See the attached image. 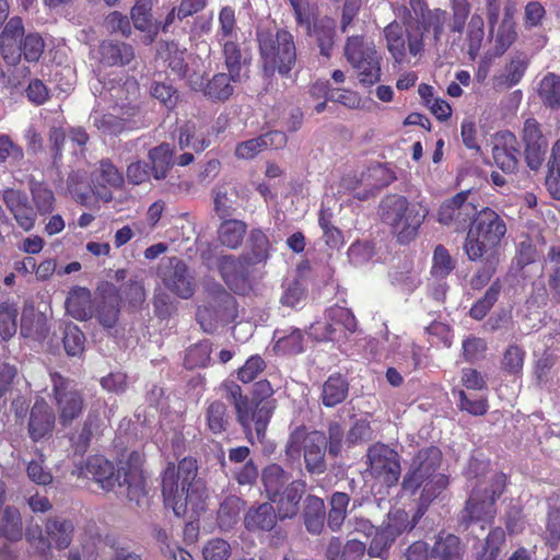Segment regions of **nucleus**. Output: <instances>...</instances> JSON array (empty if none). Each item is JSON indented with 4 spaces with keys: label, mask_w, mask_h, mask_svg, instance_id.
I'll return each instance as SVG.
<instances>
[{
    "label": "nucleus",
    "mask_w": 560,
    "mask_h": 560,
    "mask_svg": "<svg viewBox=\"0 0 560 560\" xmlns=\"http://www.w3.org/2000/svg\"><path fill=\"white\" fill-rule=\"evenodd\" d=\"M197 460L183 458L177 468L168 464L162 476V494L165 505L172 508L178 517L190 520L205 510L207 490L205 482L198 478Z\"/></svg>",
    "instance_id": "1"
},
{
    "label": "nucleus",
    "mask_w": 560,
    "mask_h": 560,
    "mask_svg": "<svg viewBox=\"0 0 560 560\" xmlns=\"http://www.w3.org/2000/svg\"><path fill=\"white\" fill-rule=\"evenodd\" d=\"M82 474L92 478L105 491L127 486L129 500L136 501L137 504H140L141 498L145 495V480L138 466L125 464L116 469L105 457L93 456L88 459Z\"/></svg>",
    "instance_id": "2"
},
{
    "label": "nucleus",
    "mask_w": 560,
    "mask_h": 560,
    "mask_svg": "<svg viewBox=\"0 0 560 560\" xmlns=\"http://www.w3.org/2000/svg\"><path fill=\"white\" fill-rule=\"evenodd\" d=\"M382 221L392 228L400 244L413 241L427 215L429 209L422 203H410L400 195H388L380 203Z\"/></svg>",
    "instance_id": "3"
},
{
    "label": "nucleus",
    "mask_w": 560,
    "mask_h": 560,
    "mask_svg": "<svg viewBox=\"0 0 560 560\" xmlns=\"http://www.w3.org/2000/svg\"><path fill=\"white\" fill-rule=\"evenodd\" d=\"M441 460L442 453L438 447L420 450L412 460L410 470L404 477L402 487L411 492L423 485L421 505H428L448 483L445 475L435 472Z\"/></svg>",
    "instance_id": "4"
},
{
    "label": "nucleus",
    "mask_w": 560,
    "mask_h": 560,
    "mask_svg": "<svg viewBox=\"0 0 560 560\" xmlns=\"http://www.w3.org/2000/svg\"><path fill=\"white\" fill-rule=\"evenodd\" d=\"M506 231L505 221L494 210L485 208L478 211L464 243L468 258L476 261L485 255L498 256V247Z\"/></svg>",
    "instance_id": "5"
},
{
    "label": "nucleus",
    "mask_w": 560,
    "mask_h": 560,
    "mask_svg": "<svg viewBox=\"0 0 560 560\" xmlns=\"http://www.w3.org/2000/svg\"><path fill=\"white\" fill-rule=\"evenodd\" d=\"M259 62L265 75L275 72L288 74L296 62V47L293 35L283 28L257 31Z\"/></svg>",
    "instance_id": "6"
},
{
    "label": "nucleus",
    "mask_w": 560,
    "mask_h": 560,
    "mask_svg": "<svg viewBox=\"0 0 560 560\" xmlns=\"http://www.w3.org/2000/svg\"><path fill=\"white\" fill-rule=\"evenodd\" d=\"M504 485L505 477L498 474L488 481L478 482L460 512L459 523L465 529L478 523L485 529V525L493 521L497 513L494 502L502 494Z\"/></svg>",
    "instance_id": "7"
},
{
    "label": "nucleus",
    "mask_w": 560,
    "mask_h": 560,
    "mask_svg": "<svg viewBox=\"0 0 560 560\" xmlns=\"http://www.w3.org/2000/svg\"><path fill=\"white\" fill-rule=\"evenodd\" d=\"M327 438L322 431H307L295 428L285 444V455L292 459H304L305 469L311 475H323L327 470Z\"/></svg>",
    "instance_id": "8"
},
{
    "label": "nucleus",
    "mask_w": 560,
    "mask_h": 560,
    "mask_svg": "<svg viewBox=\"0 0 560 560\" xmlns=\"http://www.w3.org/2000/svg\"><path fill=\"white\" fill-rule=\"evenodd\" d=\"M347 61L362 84L373 85L381 79V57L373 40L362 35L349 36L343 49Z\"/></svg>",
    "instance_id": "9"
},
{
    "label": "nucleus",
    "mask_w": 560,
    "mask_h": 560,
    "mask_svg": "<svg viewBox=\"0 0 560 560\" xmlns=\"http://www.w3.org/2000/svg\"><path fill=\"white\" fill-rule=\"evenodd\" d=\"M357 329L354 315L346 307L332 306L328 308L323 319L313 323L308 336L316 341H336L348 339Z\"/></svg>",
    "instance_id": "10"
},
{
    "label": "nucleus",
    "mask_w": 560,
    "mask_h": 560,
    "mask_svg": "<svg viewBox=\"0 0 560 560\" xmlns=\"http://www.w3.org/2000/svg\"><path fill=\"white\" fill-rule=\"evenodd\" d=\"M51 397L58 413L59 423L62 427L70 425L78 419L84 409L82 393L77 388L73 381L63 377L61 374L50 373Z\"/></svg>",
    "instance_id": "11"
},
{
    "label": "nucleus",
    "mask_w": 560,
    "mask_h": 560,
    "mask_svg": "<svg viewBox=\"0 0 560 560\" xmlns=\"http://www.w3.org/2000/svg\"><path fill=\"white\" fill-rule=\"evenodd\" d=\"M370 474L390 487L398 482L401 468L398 453L383 443H375L366 453Z\"/></svg>",
    "instance_id": "12"
},
{
    "label": "nucleus",
    "mask_w": 560,
    "mask_h": 560,
    "mask_svg": "<svg viewBox=\"0 0 560 560\" xmlns=\"http://www.w3.org/2000/svg\"><path fill=\"white\" fill-rule=\"evenodd\" d=\"M273 411L271 406L266 405V402L259 405L248 398L243 405H238L235 416L246 438L253 442L254 432L258 441L265 438Z\"/></svg>",
    "instance_id": "13"
},
{
    "label": "nucleus",
    "mask_w": 560,
    "mask_h": 560,
    "mask_svg": "<svg viewBox=\"0 0 560 560\" xmlns=\"http://www.w3.org/2000/svg\"><path fill=\"white\" fill-rule=\"evenodd\" d=\"M468 197L469 191H460L445 200L439 209L438 221L444 225L453 226L456 231L465 229L467 223L474 221L478 212Z\"/></svg>",
    "instance_id": "14"
},
{
    "label": "nucleus",
    "mask_w": 560,
    "mask_h": 560,
    "mask_svg": "<svg viewBox=\"0 0 560 560\" xmlns=\"http://www.w3.org/2000/svg\"><path fill=\"white\" fill-rule=\"evenodd\" d=\"M383 32L386 48L398 63L401 62L406 56V35L408 49L412 56H417L423 50V33H410L407 28H404L398 21L390 22Z\"/></svg>",
    "instance_id": "15"
},
{
    "label": "nucleus",
    "mask_w": 560,
    "mask_h": 560,
    "mask_svg": "<svg viewBox=\"0 0 560 560\" xmlns=\"http://www.w3.org/2000/svg\"><path fill=\"white\" fill-rule=\"evenodd\" d=\"M164 285L182 299H189L195 293V277L188 266L179 258L172 257L161 269Z\"/></svg>",
    "instance_id": "16"
},
{
    "label": "nucleus",
    "mask_w": 560,
    "mask_h": 560,
    "mask_svg": "<svg viewBox=\"0 0 560 560\" xmlns=\"http://www.w3.org/2000/svg\"><path fill=\"white\" fill-rule=\"evenodd\" d=\"M522 140L527 166L533 171H538L545 161L548 141L536 119L528 118L525 120Z\"/></svg>",
    "instance_id": "17"
},
{
    "label": "nucleus",
    "mask_w": 560,
    "mask_h": 560,
    "mask_svg": "<svg viewBox=\"0 0 560 560\" xmlns=\"http://www.w3.org/2000/svg\"><path fill=\"white\" fill-rule=\"evenodd\" d=\"M124 176L108 159H103L98 167L91 174V189L97 199L109 202L113 199L112 189L120 188Z\"/></svg>",
    "instance_id": "18"
},
{
    "label": "nucleus",
    "mask_w": 560,
    "mask_h": 560,
    "mask_svg": "<svg viewBox=\"0 0 560 560\" xmlns=\"http://www.w3.org/2000/svg\"><path fill=\"white\" fill-rule=\"evenodd\" d=\"M121 295L120 291L110 283L101 288V299L95 304L93 316L105 328H113L119 318Z\"/></svg>",
    "instance_id": "19"
},
{
    "label": "nucleus",
    "mask_w": 560,
    "mask_h": 560,
    "mask_svg": "<svg viewBox=\"0 0 560 560\" xmlns=\"http://www.w3.org/2000/svg\"><path fill=\"white\" fill-rule=\"evenodd\" d=\"M221 301L225 304V308L219 315L208 304L198 308L197 320L203 331L211 334L219 326L229 324L236 318L237 307L235 299L229 292L221 291Z\"/></svg>",
    "instance_id": "20"
},
{
    "label": "nucleus",
    "mask_w": 560,
    "mask_h": 560,
    "mask_svg": "<svg viewBox=\"0 0 560 560\" xmlns=\"http://www.w3.org/2000/svg\"><path fill=\"white\" fill-rule=\"evenodd\" d=\"M247 259L242 256L224 255L219 258L218 268L220 275L226 285L233 290L238 291L245 288L248 276L249 267Z\"/></svg>",
    "instance_id": "21"
},
{
    "label": "nucleus",
    "mask_w": 560,
    "mask_h": 560,
    "mask_svg": "<svg viewBox=\"0 0 560 560\" xmlns=\"http://www.w3.org/2000/svg\"><path fill=\"white\" fill-rule=\"evenodd\" d=\"M520 150L516 137L509 131L497 135L492 148L495 164L505 173H513L518 165Z\"/></svg>",
    "instance_id": "22"
},
{
    "label": "nucleus",
    "mask_w": 560,
    "mask_h": 560,
    "mask_svg": "<svg viewBox=\"0 0 560 560\" xmlns=\"http://www.w3.org/2000/svg\"><path fill=\"white\" fill-rule=\"evenodd\" d=\"M222 54L229 72L232 73L233 83H241L248 78L250 55L242 49L240 44L233 39L222 42Z\"/></svg>",
    "instance_id": "23"
},
{
    "label": "nucleus",
    "mask_w": 560,
    "mask_h": 560,
    "mask_svg": "<svg viewBox=\"0 0 560 560\" xmlns=\"http://www.w3.org/2000/svg\"><path fill=\"white\" fill-rule=\"evenodd\" d=\"M3 202L20 228L24 231H30L34 228L36 212L30 205L25 192L11 188L7 189L3 191Z\"/></svg>",
    "instance_id": "24"
},
{
    "label": "nucleus",
    "mask_w": 560,
    "mask_h": 560,
    "mask_svg": "<svg viewBox=\"0 0 560 560\" xmlns=\"http://www.w3.org/2000/svg\"><path fill=\"white\" fill-rule=\"evenodd\" d=\"M97 52L98 62L103 67H124L135 59L133 47L121 42L104 40Z\"/></svg>",
    "instance_id": "25"
},
{
    "label": "nucleus",
    "mask_w": 560,
    "mask_h": 560,
    "mask_svg": "<svg viewBox=\"0 0 560 560\" xmlns=\"http://www.w3.org/2000/svg\"><path fill=\"white\" fill-rule=\"evenodd\" d=\"M55 415L44 401H36L31 409L28 433L33 441H40L48 436L55 427Z\"/></svg>",
    "instance_id": "26"
},
{
    "label": "nucleus",
    "mask_w": 560,
    "mask_h": 560,
    "mask_svg": "<svg viewBox=\"0 0 560 560\" xmlns=\"http://www.w3.org/2000/svg\"><path fill=\"white\" fill-rule=\"evenodd\" d=\"M44 528L48 546L63 550L71 545L74 535L72 521L60 516L48 517Z\"/></svg>",
    "instance_id": "27"
},
{
    "label": "nucleus",
    "mask_w": 560,
    "mask_h": 560,
    "mask_svg": "<svg viewBox=\"0 0 560 560\" xmlns=\"http://www.w3.org/2000/svg\"><path fill=\"white\" fill-rule=\"evenodd\" d=\"M278 516L273 505L265 502L247 510L244 515V526L252 533L270 532L275 528Z\"/></svg>",
    "instance_id": "28"
},
{
    "label": "nucleus",
    "mask_w": 560,
    "mask_h": 560,
    "mask_svg": "<svg viewBox=\"0 0 560 560\" xmlns=\"http://www.w3.org/2000/svg\"><path fill=\"white\" fill-rule=\"evenodd\" d=\"M464 555L465 545L453 534H439L431 549L434 560H464Z\"/></svg>",
    "instance_id": "29"
},
{
    "label": "nucleus",
    "mask_w": 560,
    "mask_h": 560,
    "mask_svg": "<svg viewBox=\"0 0 560 560\" xmlns=\"http://www.w3.org/2000/svg\"><path fill=\"white\" fill-rule=\"evenodd\" d=\"M306 483L303 480L291 481L278 500V515L281 520L291 518L298 514L299 504L305 492Z\"/></svg>",
    "instance_id": "30"
},
{
    "label": "nucleus",
    "mask_w": 560,
    "mask_h": 560,
    "mask_svg": "<svg viewBox=\"0 0 560 560\" xmlns=\"http://www.w3.org/2000/svg\"><path fill=\"white\" fill-rule=\"evenodd\" d=\"M139 108L137 106L129 107L122 115L127 116L126 118L117 117L113 114H97L91 116L93 126L97 128L102 133L109 136H117L121 133L127 128V121L131 117H135L139 114Z\"/></svg>",
    "instance_id": "31"
},
{
    "label": "nucleus",
    "mask_w": 560,
    "mask_h": 560,
    "mask_svg": "<svg viewBox=\"0 0 560 560\" xmlns=\"http://www.w3.org/2000/svg\"><path fill=\"white\" fill-rule=\"evenodd\" d=\"M537 96L540 103L552 110L560 108V75L546 73L537 83Z\"/></svg>",
    "instance_id": "32"
},
{
    "label": "nucleus",
    "mask_w": 560,
    "mask_h": 560,
    "mask_svg": "<svg viewBox=\"0 0 560 560\" xmlns=\"http://www.w3.org/2000/svg\"><path fill=\"white\" fill-rule=\"evenodd\" d=\"M247 231L245 222L236 219L224 220L218 228V241L221 245L235 249L243 243Z\"/></svg>",
    "instance_id": "33"
},
{
    "label": "nucleus",
    "mask_w": 560,
    "mask_h": 560,
    "mask_svg": "<svg viewBox=\"0 0 560 560\" xmlns=\"http://www.w3.org/2000/svg\"><path fill=\"white\" fill-rule=\"evenodd\" d=\"M395 179L394 173L383 166L382 164H375L368 168L365 173H362V182L365 184V192L357 194L359 199L368 198L369 194H372L380 188H383L390 184Z\"/></svg>",
    "instance_id": "34"
},
{
    "label": "nucleus",
    "mask_w": 560,
    "mask_h": 560,
    "mask_svg": "<svg viewBox=\"0 0 560 560\" xmlns=\"http://www.w3.org/2000/svg\"><path fill=\"white\" fill-rule=\"evenodd\" d=\"M324 501L315 495H307L304 506V524L308 533L318 535L324 528L325 521Z\"/></svg>",
    "instance_id": "35"
},
{
    "label": "nucleus",
    "mask_w": 560,
    "mask_h": 560,
    "mask_svg": "<svg viewBox=\"0 0 560 560\" xmlns=\"http://www.w3.org/2000/svg\"><path fill=\"white\" fill-rule=\"evenodd\" d=\"M66 310L78 320H86L93 316L90 291L79 288L70 292L66 300Z\"/></svg>",
    "instance_id": "36"
},
{
    "label": "nucleus",
    "mask_w": 560,
    "mask_h": 560,
    "mask_svg": "<svg viewBox=\"0 0 560 560\" xmlns=\"http://www.w3.org/2000/svg\"><path fill=\"white\" fill-rule=\"evenodd\" d=\"M349 386L346 380L339 375H331L323 384L322 402L325 407L332 408L341 404L348 396Z\"/></svg>",
    "instance_id": "37"
},
{
    "label": "nucleus",
    "mask_w": 560,
    "mask_h": 560,
    "mask_svg": "<svg viewBox=\"0 0 560 560\" xmlns=\"http://www.w3.org/2000/svg\"><path fill=\"white\" fill-rule=\"evenodd\" d=\"M270 243L266 234L255 229L250 231L248 249L243 256L252 266L265 262L269 258Z\"/></svg>",
    "instance_id": "38"
},
{
    "label": "nucleus",
    "mask_w": 560,
    "mask_h": 560,
    "mask_svg": "<svg viewBox=\"0 0 560 560\" xmlns=\"http://www.w3.org/2000/svg\"><path fill=\"white\" fill-rule=\"evenodd\" d=\"M262 482L270 500L276 501L280 491L290 480V474L279 464H270L262 470Z\"/></svg>",
    "instance_id": "39"
},
{
    "label": "nucleus",
    "mask_w": 560,
    "mask_h": 560,
    "mask_svg": "<svg viewBox=\"0 0 560 560\" xmlns=\"http://www.w3.org/2000/svg\"><path fill=\"white\" fill-rule=\"evenodd\" d=\"M205 418L209 431L213 434L225 432L231 421L226 405L220 400H214L208 405Z\"/></svg>",
    "instance_id": "40"
},
{
    "label": "nucleus",
    "mask_w": 560,
    "mask_h": 560,
    "mask_svg": "<svg viewBox=\"0 0 560 560\" xmlns=\"http://www.w3.org/2000/svg\"><path fill=\"white\" fill-rule=\"evenodd\" d=\"M149 160L151 162L152 175L156 180L166 177V173L172 165L173 150L168 143L160 145L149 151Z\"/></svg>",
    "instance_id": "41"
},
{
    "label": "nucleus",
    "mask_w": 560,
    "mask_h": 560,
    "mask_svg": "<svg viewBox=\"0 0 560 560\" xmlns=\"http://www.w3.org/2000/svg\"><path fill=\"white\" fill-rule=\"evenodd\" d=\"M244 502L236 495L226 497L218 510V525L222 530H230L237 523Z\"/></svg>",
    "instance_id": "42"
},
{
    "label": "nucleus",
    "mask_w": 560,
    "mask_h": 560,
    "mask_svg": "<svg viewBox=\"0 0 560 560\" xmlns=\"http://www.w3.org/2000/svg\"><path fill=\"white\" fill-rule=\"evenodd\" d=\"M178 144L180 149L190 148L200 152L209 147L210 141L194 121L188 120L179 127Z\"/></svg>",
    "instance_id": "43"
},
{
    "label": "nucleus",
    "mask_w": 560,
    "mask_h": 560,
    "mask_svg": "<svg viewBox=\"0 0 560 560\" xmlns=\"http://www.w3.org/2000/svg\"><path fill=\"white\" fill-rule=\"evenodd\" d=\"M232 73L221 72L207 82L203 94L213 101H226L234 92Z\"/></svg>",
    "instance_id": "44"
},
{
    "label": "nucleus",
    "mask_w": 560,
    "mask_h": 560,
    "mask_svg": "<svg viewBox=\"0 0 560 560\" xmlns=\"http://www.w3.org/2000/svg\"><path fill=\"white\" fill-rule=\"evenodd\" d=\"M529 66L527 54L517 51L513 54L510 62L505 66L504 73L501 77L502 83L506 88H512L521 82Z\"/></svg>",
    "instance_id": "45"
},
{
    "label": "nucleus",
    "mask_w": 560,
    "mask_h": 560,
    "mask_svg": "<svg viewBox=\"0 0 560 560\" xmlns=\"http://www.w3.org/2000/svg\"><path fill=\"white\" fill-rule=\"evenodd\" d=\"M447 21L448 14L445 10L442 9L427 10L425 13H422L421 23L423 30L428 33H432V40L434 46L440 44Z\"/></svg>",
    "instance_id": "46"
},
{
    "label": "nucleus",
    "mask_w": 560,
    "mask_h": 560,
    "mask_svg": "<svg viewBox=\"0 0 560 560\" xmlns=\"http://www.w3.org/2000/svg\"><path fill=\"white\" fill-rule=\"evenodd\" d=\"M23 526L22 517L18 509L8 506L4 510L0 523V536L11 541H18L22 538Z\"/></svg>",
    "instance_id": "47"
},
{
    "label": "nucleus",
    "mask_w": 560,
    "mask_h": 560,
    "mask_svg": "<svg viewBox=\"0 0 560 560\" xmlns=\"http://www.w3.org/2000/svg\"><path fill=\"white\" fill-rule=\"evenodd\" d=\"M349 501V495L345 492H335L331 495L327 523L332 532H337L341 528L347 516Z\"/></svg>",
    "instance_id": "48"
},
{
    "label": "nucleus",
    "mask_w": 560,
    "mask_h": 560,
    "mask_svg": "<svg viewBox=\"0 0 560 560\" xmlns=\"http://www.w3.org/2000/svg\"><path fill=\"white\" fill-rule=\"evenodd\" d=\"M502 285L500 280H495L486 291L483 296L479 299L469 311L470 316L474 319L481 320L486 317L489 311L492 308L494 303L498 301Z\"/></svg>",
    "instance_id": "49"
},
{
    "label": "nucleus",
    "mask_w": 560,
    "mask_h": 560,
    "mask_svg": "<svg viewBox=\"0 0 560 560\" xmlns=\"http://www.w3.org/2000/svg\"><path fill=\"white\" fill-rule=\"evenodd\" d=\"M505 542V533L502 528H493L487 536L481 550L477 551L476 560H497Z\"/></svg>",
    "instance_id": "50"
},
{
    "label": "nucleus",
    "mask_w": 560,
    "mask_h": 560,
    "mask_svg": "<svg viewBox=\"0 0 560 560\" xmlns=\"http://www.w3.org/2000/svg\"><path fill=\"white\" fill-rule=\"evenodd\" d=\"M23 32H24V27H23L22 20L20 18H12L4 26V30L2 32V39H3L2 56H3V59L9 65H15L20 60L21 54L18 52V54L9 55V52H8L9 45L5 44V40L12 39V40L16 42L23 35Z\"/></svg>",
    "instance_id": "51"
},
{
    "label": "nucleus",
    "mask_w": 560,
    "mask_h": 560,
    "mask_svg": "<svg viewBox=\"0 0 560 560\" xmlns=\"http://www.w3.org/2000/svg\"><path fill=\"white\" fill-rule=\"evenodd\" d=\"M394 540L406 530H411L415 524L409 522L408 513L404 510L390 511L387 520L381 526Z\"/></svg>",
    "instance_id": "52"
},
{
    "label": "nucleus",
    "mask_w": 560,
    "mask_h": 560,
    "mask_svg": "<svg viewBox=\"0 0 560 560\" xmlns=\"http://www.w3.org/2000/svg\"><path fill=\"white\" fill-rule=\"evenodd\" d=\"M483 19L474 14L470 18L467 27L466 40H467V52L471 59H475L480 50L481 43L483 40Z\"/></svg>",
    "instance_id": "53"
},
{
    "label": "nucleus",
    "mask_w": 560,
    "mask_h": 560,
    "mask_svg": "<svg viewBox=\"0 0 560 560\" xmlns=\"http://www.w3.org/2000/svg\"><path fill=\"white\" fill-rule=\"evenodd\" d=\"M516 39L514 24L510 20H504L493 37V56H502Z\"/></svg>",
    "instance_id": "54"
},
{
    "label": "nucleus",
    "mask_w": 560,
    "mask_h": 560,
    "mask_svg": "<svg viewBox=\"0 0 560 560\" xmlns=\"http://www.w3.org/2000/svg\"><path fill=\"white\" fill-rule=\"evenodd\" d=\"M432 260L431 273L438 279L446 278L455 268V261L442 245L435 247Z\"/></svg>",
    "instance_id": "55"
},
{
    "label": "nucleus",
    "mask_w": 560,
    "mask_h": 560,
    "mask_svg": "<svg viewBox=\"0 0 560 560\" xmlns=\"http://www.w3.org/2000/svg\"><path fill=\"white\" fill-rule=\"evenodd\" d=\"M85 337L77 325L69 323L65 326L63 347L68 355H80L84 350Z\"/></svg>",
    "instance_id": "56"
},
{
    "label": "nucleus",
    "mask_w": 560,
    "mask_h": 560,
    "mask_svg": "<svg viewBox=\"0 0 560 560\" xmlns=\"http://www.w3.org/2000/svg\"><path fill=\"white\" fill-rule=\"evenodd\" d=\"M480 260H483L485 264L470 280V287L474 290H480L489 283L499 264V257L493 255H485Z\"/></svg>",
    "instance_id": "57"
},
{
    "label": "nucleus",
    "mask_w": 560,
    "mask_h": 560,
    "mask_svg": "<svg viewBox=\"0 0 560 560\" xmlns=\"http://www.w3.org/2000/svg\"><path fill=\"white\" fill-rule=\"evenodd\" d=\"M211 347L208 342H200L190 347L185 355L184 364L187 369L203 368L210 361Z\"/></svg>",
    "instance_id": "58"
},
{
    "label": "nucleus",
    "mask_w": 560,
    "mask_h": 560,
    "mask_svg": "<svg viewBox=\"0 0 560 560\" xmlns=\"http://www.w3.org/2000/svg\"><path fill=\"white\" fill-rule=\"evenodd\" d=\"M18 308L10 303L0 305V335L3 339H9L15 335L18 329Z\"/></svg>",
    "instance_id": "59"
},
{
    "label": "nucleus",
    "mask_w": 560,
    "mask_h": 560,
    "mask_svg": "<svg viewBox=\"0 0 560 560\" xmlns=\"http://www.w3.org/2000/svg\"><path fill=\"white\" fill-rule=\"evenodd\" d=\"M151 0H138L131 9V19L133 26L143 32H150L152 28Z\"/></svg>",
    "instance_id": "60"
},
{
    "label": "nucleus",
    "mask_w": 560,
    "mask_h": 560,
    "mask_svg": "<svg viewBox=\"0 0 560 560\" xmlns=\"http://www.w3.org/2000/svg\"><path fill=\"white\" fill-rule=\"evenodd\" d=\"M524 358L525 351L521 347L510 345L503 353L502 369L510 374L517 375L523 370Z\"/></svg>",
    "instance_id": "61"
},
{
    "label": "nucleus",
    "mask_w": 560,
    "mask_h": 560,
    "mask_svg": "<svg viewBox=\"0 0 560 560\" xmlns=\"http://www.w3.org/2000/svg\"><path fill=\"white\" fill-rule=\"evenodd\" d=\"M452 19L450 30L454 33H463L467 18L470 13V4L467 0H453L451 4Z\"/></svg>",
    "instance_id": "62"
},
{
    "label": "nucleus",
    "mask_w": 560,
    "mask_h": 560,
    "mask_svg": "<svg viewBox=\"0 0 560 560\" xmlns=\"http://www.w3.org/2000/svg\"><path fill=\"white\" fill-rule=\"evenodd\" d=\"M202 556L205 560H228L231 556V546L224 539H211L203 546Z\"/></svg>",
    "instance_id": "63"
},
{
    "label": "nucleus",
    "mask_w": 560,
    "mask_h": 560,
    "mask_svg": "<svg viewBox=\"0 0 560 560\" xmlns=\"http://www.w3.org/2000/svg\"><path fill=\"white\" fill-rule=\"evenodd\" d=\"M547 185L553 189V195H560V139L553 144L551 150V160L548 163Z\"/></svg>",
    "instance_id": "64"
}]
</instances>
